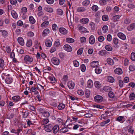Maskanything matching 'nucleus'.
Returning <instances> with one entry per match:
<instances>
[{
	"label": "nucleus",
	"mask_w": 135,
	"mask_h": 135,
	"mask_svg": "<svg viewBox=\"0 0 135 135\" xmlns=\"http://www.w3.org/2000/svg\"><path fill=\"white\" fill-rule=\"evenodd\" d=\"M44 127L45 131L48 132H51L53 129V126L51 124L45 125Z\"/></svg>",
	"instance_id": "nucleus-1"
},
{
	"label": "nucleus",
	"mask_w": 135,
	"mask_h": 135,
	"mask_svg": "<svg viewBox=\"0 0 135 135\" xmlns=\"http://www.w3.org/2000/svg\"><path fill=\"white\" fill-rule=\"evenodd\" d=\"M95 101L98 103H100L103 100V97L100 95H97L94 97Z\"/></svg>",
	"instance_id": "nucleus-2"
},
{
	"label": "nucleus",
	"mask_w": 135,
	"mask_h": 135,
	"mask_svg": "<svg viewBox=\"0 0 135 135\" xmlns=\"http://www.w3.org/2000/svg\"><path fill=\"white\" fill-rule=\"evenodd\" d=\"M51 61L52 63L56 65H58L60 63V61L57 58L54 57L52 58Z\"/></svg>",
	"instance_id": "nucleus-3"
},
{
	"label": "nucleus",
	"mask_w": 135,
	"mask_h": 135,
	"mask_svg": "<svg viewBox=\"0 0 135 135\" xmlns=\"http://www.w3.org/2000/svg\"><path fill=\"white\" fill-rule=\"evenodd\" d=\"M24 60L26 62H31L33 61V59L32 57L29 55H26L24 57Z\"/></svg>",
	"instance_id": "nucleus-4"
},
{
	"label": "nucleus",
	"mask_w": 135,
	"mask_h": 135,
	"mask_svg": "<svg viewBox=\"0 0 135 135\" xmlns=\"http://www.w3.org/2000/svg\"><path fill=\"white\" fill-rule=\"evenodd\" d=\"M53 132L54 134H56L58 132L59 129V126L57 125H56L54 127L53 126Z\"/></svg>",
	"instance_id": "nucleus-5"
},
{
	"label": "nucleus",
	"mask_w": 135,
	"mask_h": 135,
	"mask_svg": "<svg viewBox=\"0 0 135 135\" xmlns=\"http://www.w3.org/2000/svg\"><path fill=\"white\" fill-rule=\"evenodd\" d=\"M64 49L68 52H70L72 50L71 47L69 45L67 44L65 45L64 47Z\"/></svg>",
	"instance_id": "nucleus-6"
},
{
	"label": "nucleus",
	"mask_w": 135,
	"mask_h": 135,
	"mask_svg": "<svg viewBox=\"0 0 135 135\" xmlns=\"http://www.w3.org/2000/svg\"><path fill=\"white\" fill-rule=\"evenodd\" d=\"M99 65V62L97 61H94L90 64L91 66L93 68L97 67Z\"/></svg>",
	"instance_id": "nucleus-7"
},
{
	"label": "nucleus",
	"mask_w": 135,
	"mask_h": 135,
	"mask_svg": "<svg viewBox=\"0 0 135 135\" xmlns=\"http://www.w3.org/2000/svg\"><path fill=\"white\" fill-rule=\"evenodd\" d=\"M95 38L94 36L91 35L89 39V43L91 45L93 44L95 42Z\"/></svg>",
	"instance_id": "nucleus-8"
},
{
	"label": "nucleus",
	"mask_w": 135,
	"mask_h": 135,
	"mask_svg": "<svg viewBox=\"0 0 135 135\" xmlns=\"http://www.w3.org/2000/svg\"><path fill=\"white\" fill-rule=\"evenodd\" d=\"M135 28V23H132L127 27V29L129 31H131Z\"/></svg>",
	"instance_id": "nucleus-9"
},
{
	"label": "nucleus",
	"mask_w": 135,
	"mask_h": 135,
	"mask_svg": "<svg viewBox=\"0 0 135 135\" xmlns=\"http://www.w3.org/2000/svg\"><path fill=\"white\" fill-rule=\"evenodd\" d=\"M17 41L21 45L23 46L24 44V41L23 38L22 37H19L18 38Z\"/></svg>",
	"instance_id": "nucleus-10"
},
{
	"label": "nucleus",
	"mask_w": 135,
	"mask_h": 135,
	"mask_svg": "<svg viewBox=\"0 0 135 135\" xmlns=\"http://www.w3.org/2000/svg\"><path fill=\"white\" fill-rule=\"evenodd\" d=\"M89 20L88 18H85L81 19L80 20V22L82 24H86L88 23Z\"/></svg>",
	"instance_id": "nucleus-11"
},
{
	"label": "nucleus",
	"mask_w": 135,
	"mask_h": 135,
	"mask_svg": "<svg viewBox=\"0 0 135 135\" xmlns=\"http://www.w3.org/2000/svg\"><path fill=\"white\" fill-rule=\"evenodd\" d=\"M59 31L60 33L63 34H66L67 33V31L64 28H60L59 29Z\"/></svg>",
	"instance_id": "nucleus-12"
},
{
	"label": "nucleus",
	"mask_w": 135,
	"mask_h": 135,
	"mask_svg": "<svg viewBox=\"0 0 135 135\" xmlns=\"http://www.w3.org/2000/svg\"><path fill=\"white\" fill-rule=\"evenodd\" d=\"M118 36L119 38L122 40H125L126 39L125 35L122 33L119 32L118 33Z\"/></svg>",
	"instance_id": "nucleus-13"
},
{
	"label": "nucleus",
	"mask_w": 135,
	"mask_h": 135,
	"mask_svg": "<svg viewBox=\"0 0 135 135\" xmlns=\"http://www.w3.org/2000/svg\"><path fill=\"white\" fill-rule=\"evenodd\" d=\"M114 72L115 73L117 74H121L123 73L122 69L120 68L116 69L114 70Z\"/></svg>",
	"instance_id": "nucleus-14"
},
{
	"label": "nucleus",
	"mask_w": 135,
	"mask_h": 135,
	"mask_svg": "<svg viewBox=\"0 0 135 135\" xmlns=\"http://www.w3.org/2000/svg\"><path fill=\"white\" fill-rule=\"evenodd\" d=\"M88 87L89 88H91L93 86V83L91 80H89L87 83Z\"/></svg>",
	"instance_id": "nucleus-15"
},
{
	"label": "nucleus",
	"mask_w": 135,
	"mask_h": 135,
	"mask_svg": "<svg viewBox=\"0 0 135 135\" xmlns=\"http://www.w3.org/2000/svg\"><path fill=\"white\" fill-rule=\"evenodd\" d=\"M49 32L50 31L49 29L48 28L45 29L43 32L42 36L44 37L46 36L49 33Z\"/></svg>",
	"instance_id": "nucleus-16"
},
{
	"label": "nucleus",
	"mask_w": 135,
	"mask_h": 135,
	"mask_svg": "<svg viewBox=\"0 0 135 135\" xmlns=\"http://www.w3.org/2000/svg\"><path fill=\"white\" fill-rule=\"evenodd\" d=\"M102 71L101 68L99 66L97 67L95 69V72L97 74H100Z\"/></svg>",
	"instance_id": "nucleus-17"
},
{
	"label": "nucleus",
	"mask_w": 135,
	"mask_h": 135,
	"mask_svg": "<svg viewBox=\"0 0 135 135\" xmlns=\"http://www.w3.org/2000/svg\"><path fill=\"white\" fill-rule=\"evenodd\" d=\"M44 9L46 11L50 13L52 12H53V9L49 7H46L44 8Z\"/></svg>",
	"instance_id": "nucleus-18"
},
{
	"label": "nucleus",
	"mask_w": 135,
	"mask_h": 135,
	"mask_svg": "<svg viewBox=\"0 0 135 135\" xmlns=\"http://www.w3.org/2000/svg\"><path fill=\"white\" fill-rule=\"evenodd\" d=\"M110 98H113L112 100L110 99V101H114L116 99V97L115 96L114 93L111 90H110Z\"/></svg>",
	"instance_id": "nucleus-19"
},
{
	"label": "nucleus",
	"mask_w": 135,
	"mask_h": 135,
	"mask_svg": "<svg viewBox=\"0 0 135 135\" xmlns=\"http://www.w3.org/2000/svg\"><path fill=\"white\" fill-rule=\"evenodd\" d=\"M11 14L12 17L15 18H16L17 17V15L16 12L14 10H12L11 11Z\"/></svg>",
	"instance_id": "nucleus-20"
},
{
	"label": "nucleus",
	"mask_w": 135,
	"mask_h": 135,
	"mask_svg": "<svg viewBox=\"0 0 135 135\" xmlns=\"http://www.w3.org/2000/svg\"><path fill=\"white\" fill-rule=\"evenodd\" d=\"M20 97L19 96H16L12 97V99L15 102L19 101L20 99Z\"/></svg>",
	"instance_id": "nucleus-21"
},
{
	"label": "nucleus",
	"mask_w": 135,
	"mask_h": 135,
	"mask_svg": "<svg viewBox=\"0 0 135 135\" xmlns=\"http://www.w3.org/2000/svg\"><path fill=\"white\" fill-rule=\"evenodd\" d=\"M68 86L70 89H73L74 87V83L72 82H70L68 83Z\"/></svg>",
	"instance_id": "nucleus-22"
},
{
	"label": "nucleus",
	"mask_w": 135,
	"mask_h": 135,
	"mask_svg": "<svg viewBox=\"0 0 135 135\" xmlns=\"http://www.w3.org/2000/svg\"><path fill=\"white\" fill-rule=\"evenodd\" d=\"M91 27V30H94L95 28V23L92 22H91L89 24Z\"/></svg>",
	"instance_id": "nucleus-23"
},
{
	"label": "nucleus",
	"mask_w": 135,
	"mask_h": 135,
	"mask_svg": "<svg viewBox=\"0 0 135 135\" xmlns=\"http://www.w3.org/2000/svg\"><path fill=\"white\" fill-rule=\"evenodd\" d=\"M65 107V105L64 104L61 103L58 105L57 108L61 110L63 109Z\"/></svg>",
	"instance_id": "nucleus-24"
},
{
	"label": "nucleus",
	"mask_w": 135,
	"mask_h": 135,
	"mask_svg": "<svg viewBox=\"0 0 135 135\" xmlns=\"http://www.w3.org/2000/svg\"><path fill=\"white\" fill-rule=\"evenodd\" d=\"M86 10L85 8L84 7H80L77 10L78 12H82L85 11Z\"/></svg>",
	"instance_id": "nucleus-25"
},
{
	"label": "nucleus",
	"mask_w": 135,
	"mask_h": 135,
	"mask_svg": "<svg viewBox=\"0 0 135 135\" xmlns=\"http://www.w3.org/2000/svg\"><path fill=\"white\" fill-rule=\"evenodd\" d=\"M49 122V120L48 118L44 119L41 122V124L42 125H45L47 124Z\"/></svg>",
	"instance_id": "nucleus-26"
},
{
	"label": "nucleus",
	"mask_w": 135,
	"mask_h": 135,
	"mask_svg": "<svg viewBox=\"0 0 135 135\" xmlns=\"http://www.w3.org/2000/svg\"><path fill=\"white\" fill-rule=\"evenodd\" d=\"M60 131L63 133H65L69 131V130L66 127H64L60 129Z\"/></svg>",
	"instance_id": "nucleus-27"
},
{
	"label": "nucleus",
	"mask_w": 135,
	"mask_h": 135,
	"mask_svg": "<svg viewBox=\"0 0 135 135\" xmlns=\"http://www.w3.org/2000/svg\"><path fill=\"white\" fill-rule=\"evenodd\" d=\"M4 67V60L2 59H0V67L3 68Z\"/></svg>",
	"instance_id": "nucleus-28"
},
{
	"label": "nucleus",
	"mask_w": 135,
	"mask_h": 135,
	"mask_svg": "<svg viewBox=\"0 0 135 135\" xmlns=\"http://www.w3.org/2000/svg\"><path fill=\"white\" fill-rule=\"evenodd\" d=\"M95 86L98 88H100L101 86V84L99 82L96 81L95 82Z\"/></svg>",
	"instance_id": "nucleus-29"
},
{
	"label": "nucleus",
	"mask_w": 135,
	"mask_h": 135,
	"mask_svg": "<svg viewBox=\"0 0 135 135\" xmlns=\"http://www.w3.org/2000/svg\"><path fill=\"white\" fill-rule=\"evenodd\" d=\"M109 0H100L99 1V3L101 5L103 6L106 4L107 2H109Z\"/></svg>",
	"instance_id": "nucleus-30"
},
{
	"label": "nucleus",
	"mask_w": 135,
	"mask_h": 135,
	"mask_svg": "<svg viewBox=\"0 0 135 135\" xmlns=\"http://www.w3.org/2000/svg\"><path fill=\"white\" fill-rule=\"evenodd\" d=\"M79 30L80 32L82 33H85L86 32V28L83 26L80 27L79 28Z\"/></svg>",
	"instance_id": "nucleus-31"
},
{
	"label": "nucleus",
	"mask_w": 135,
	"mask_h": 135,
	"mask_svg": "<svg viewBox=\"0 0 135 135\" xmlns=\"http://www.w3.org/2000/svg\"><path fill=\"white\" fill-rule=\"evenodd\" d=\"M29 20L30 22L32 24L34 23L35 22V20L32 16H30L29 17Z\"/></svg>",
	"instance_id": "nucleus-32"
},
{
	"label": "nucleus",
	"mask_w": 135,
	"mask_h": 135,
	"mask_svg": "<svg viewBox=\"0 0 135 135\" xmlns=\"http://www.w3.org/2000/svg\"><path fill=\"white\" fill-rule=\"evenodd\" d=\"M90 3V1L89 0H86L82 2V4L84 6H87L89 5Z\"/></svg>",
	"instance_id": "nucleus-33"
},
{
	"label": "nucleus",
	"mask_w": 135,
	"mask_h": 135,
	"mask_svg": "<svg viewBox=\"0 0 135 135\" xmlns=\"http://www.w3.org/2000/svg\"><path fill=\"white\" fill-rule=\"evenodd\" d=\"M50 113L46 110H45L42 115L46 117H48L50 115Z\"/></svg>",
	"instance_id": "nucleus-34"
},
{
	"label": "nucleus",
	"mask_w": 135,
	"mask_h": 135,
	"mask_svg": "<svg viewBox=\"0 0 135 135\" xmlns=\"http://www.w3.org/2000/svg\"><path fill=\"white\" fill-rule=\"evenodd\" d=\"M121 16L117 15L113 16L112 18V19L114 21H117Z\"/></svg>",
	"instance_id": "nucleus-35"
},
{
	"label": "nucleus",
	"mask_w": 135,
	"mask_h": 135,
	"mask_svg": "<svg viewBox=\"0 0 135 135\" xmlns=\"http://www.w3.org/2000/svg\"><path fill=\"white\" fill-rule=\"evenodd\" d=\"M5 81L7 84H9L11 83L12 81L11 78H7L5 80Z\"/></svg>",
	"instance_id": "nucleus-36"
},
{
	"label": "nucleus",
	"mask_w": 135,
	"mask_h": 135,
	"mask_svg": "<svg viewBox=\"0 0 135 135\" xmlns=\"http://www.w3.org/2000/svg\"><path fill=\"white\" fill-rule=\"evenodd\" d=\"M107 114H102L100 117V119H107Z\"/></svg>",
	"instance_id": "nucleus-37"
},
{
	"label": "nucleus",
	"mask_w": 135,
	"mask_h": 135,
	"mask_svg": "<svg viewBox=\"0 0 135 135\" xmlns=\"http://www.w3.org/2000/svg\"><path fill=\"white\" fill-rule=\"evenodd\" d=\"M0 31L2 33V35L4 37H6L7 36L8 33L6 31L1 30Z\"/></svg>",
	"instance_id": "nucleus-38"
},
{
	"label": "nucleus",
	"mask_w": 135,
	"mask_h": 135,
	"mask_svg": "<svg viewBox=\"0 0 135 135\" xmlns=\"http://www.w3.org/2000/svg\"><path fill=\"white\" fill-rule=\"evenodd\" d=\"M49 24V22L48 21H46L43 22L41 24V26L42 27L46 26Z\"/></svg>",
	"instance_id": "nucleus-39"
},
{
	"label": "nucleus",
	"mask_w": 135,
	"mask_h": 135,
	"mask_svg": "<svg viewBox=\"0 0 135 135\" xmlns=\"http://www.w3.org/2000/svg\"><path fill=\"white\" fill-rule=\"evenodd\" d=\"M66 41L69 43H73L74 41V39L70 38H66Z\"/></svg>",
	"instance_id": "nucleus-40"
},
{
	"label": "nucleus",
	"mask_w": 135,
	"mask_h": 135,
	"mask_svg": "<svg viewBox=\"0 0 135 135\" xmlns=\"http://www.w3.org/2000/svg\"><path fill=\"white\" fill-rule=\"evenodd\" d=\"M49 79L50 82L51 83H54L55 81V79L54 77L52 76H49Z\"/></svg>",
	"instance_id": "nucleus-41"
},
{
	"label": "nucleus",
	"mask_w": 135,
	"mask_h": 135,
	"mask_svg": "<svg viewBox=\"0 0 135 135\" xmlns=\"http://www.w3.org/2000/svg\"><path fill=\"white\" fill-rule=\"evenodd\" d=\"M103 89L106 92H109L110 90V87L109 86H105L104 87Z\"/></svg>",
	"instance_id": "nucleus-42"
},
{
	"label": "nucleus",
	"mask_w": 135,
	"mask_h": 135,
	"mask_svg": "<svg viewBox=\"0 0 135 135\" xmlns=\"http://www.w3.org/2000/svg\"><path fill=\"white\" fill-rule=\"evenodd\" d=\"M110 122V120L109 119H108L107 120L103 122H102L100 124V126H104V125L107 124L108 123H109Z\"/></svg>",
	"instance_id": "nucleus-43"
},
{
	"label": "nucleus",
	"mask_w": 135,
	"mask_h": 135,
	"mask_svg": "<svg viewBox=\"0 0 135 135\" xmlns=\"http://www.w3.org/2000/svg\"><path fill=\"white\" fill-rule=\"evenodd\" d=\"M45 44L47 47H50L51 45V42L50 40H48L46 41Z\"/></svg>",
	"instance_id": "nucleus-44"
},
{
	"label": "nucleus",
	"mask_w": 135,
	"mask_h": 135,
	"mask_svg": "<svg viewBox=\"0 0 135 135\" xmlns=\"http://www.w3.org/2000/svg\"><path fill=\"white\" fill-rule=\"evenodd\" d=\"M57 13L58 15H62L63 14V11L62 9H58L57 10Z\"/></svg>",
	"instance_id": "nucleus-45"
},
{
	"label": "nucleus",
	"mask_w": 135,
	"mask_h": 135,
	"mask_svg": "<svg viewBox=\"0 0 135 135\" xmlns=\"http://www.w3.org/2000/svg\"><path fill=\"white\" fill-rule=\"evenodd\" d=\"M102 19L104 21H107L108 20V17L107 15H104L102 17Z\"/></svg>",
	"instance_id": "nucleus-46"
},
{
	"label": "nucleus",
	"mask_w": 135,
	"mask_h": 135,
	"mask_svg": "<svg viewBox=\"0 0 135 135\" xmlns=\"http://www.w3.org/2000/svg\"><path fill=\"white\" fill-rule=\"evenodd\" d=\"M86 69V67L84 64H82L81 65V69L82 72H84L85 70Z\"/></svg>",
	"instance_id": "nucleus-47"
},
{
	"label": "nucleus",
	"mask_w": 135,
	"mask_h": 135,
	"mask_svg": "<svg viewBox=\"0 0 135 135\" xmlns=\"http://www.w3.org/2000/svg\"><path fill=\"white\" fill-rule=\"evenodd\" d=\"M98 6L95 5L91 7L92 9L95 11H97L98 9Z\"/></svg>",
	"instance_id": "nucleus-48"
},
{
	"label": "nucleus",
	"mask_w": 135,
	"mask_h": 135,
	"mask_svg": "<svg viewBox=\"0 0 135 135\" xmlns=\"http://www.w3.org/2000/svg\"><path fill=\"white\" fill-rule=\"evenodd\" d=\"M52 28L53 30L54 31H56L58 29L57 26L55 24H54L52 25Z\"/></svg>",
	"instance_id": "nucleus-49"
},
{
	"label": "nucleus",
	"mask_w": 135,
	"mask_h": 135,
	"mask_svg": "<svg viewBox=\"0 0 135 135\" xmlns=\"http://www.w3.org/2000/svg\"><path fill=\"white\" fill-rule=\"evenodd\" d=\"M102 29L103 32L105 33L107 31L108 29V28L107 25H105L103 27Z\"/></svg>",
	"instance_id": "nucleus-50"
},
{
	"label": "nucleus",
	"mask_w": 135,
	"mask_h": 135,
	"mask_svg": "<svg viewBox=\"0 0 135 135\" xmlns=\"http://www.w3.org/2000/svg\"><path fill=\"white\" fill-rule=\"evenodd\" d=\"M131 22V20L129 18L126 19L124 21V22L126 24H128Z\"/></svg>",
	"instance_id": "nucleus-51"
},
{
	"label": "nucleus",
	"mask_w": 135,
	"mask_h": 135,
	"mask_svg": "<svg viewBox=\"0 0 135 135\" xmlns=\"http://www.w3.org/2000/svg\"><path fill=\"white\" fill-rule=\"evenodd\" d=\"M29 112L27 111H26L23 113V114L22 116L23 118H26L28 116Z\"/></svg>",
	"instance_id": "nucleus-52"
},
{
	"label": "nucleus",
	"mask_w": 135,
	"mask_h": 135,
	"mask_svg": "<svg viewBox=\"0 0 135 135\" xmlns=\"http://www.w3.org/2000/svg\"><path fill=\"white\" fill-rule=\"evenodd\" d=\"M131 58L133 61H135V53L132 52L131 54Z\"/></svg>",
	"instance_id": "nucleus-53"
},
{
	"label": "nucleus",
	"mask_w": 135,
	"mask_h": 135,
	"mask_svg": "<svg viewBox=\"0 0 135 135\" xmlns=\"http://www.w3.org/2000/svg\"><path fill=\"white\" fill-rule=\"evenodd\" d=\"M73 64L74 66L76 67L79 66V62L75 60L73 61Z\"/></svg>",
	"instance_id": "nucleus-54"
},
{
	"label": "nucleus",
	"mask_w": 135,
	"mask_h": 135,
	"mask_svg": "<svg viewBox=\"0 0 135 135\" xmlns=\"http://www.w3.org/2000/svg\"><path fill=\"white\" fill-rule=\"evenodd\" d=\"M32 44V41L31 40H29L27 41L26 43V46L29 47L31 46Z\"/></svg>",
	"instance_id": "nucleus-55"
},
{
	"label": "nucleus",
	"mask_w": 135,
	"mask_h": 135,
	"mask_svg": "<svg viewBox=\"0 0 135 135\" xmlns=\"http://www.w3.org/2000/svg\"><path fill=\"white\" fill-rule=\"evenodd\" d=\"M129 69L131 71H133L135 70V66L133 65H131L129 67Z\"/></svg>",
	"instance_id": "nucleus-56"
},
{
	"label": "nucleus",
	"mask_w": 135,
	"mask_h": 135,
	"mask_svg": "<svg viewBox=\"0 0 135 135\" xmlns=\"http://www.w3.org/2000/svg\"><path fill=\"white\" fill-rule=\"evenodd\" d=\"M27 9L25 7H23L21 9V12L23 13V14L25 13L27 11Z\"/></svg>",
	"instance_id": "nucleus-57"
},
{
	"label": "nucleus",
	"mask_w": 135,
	"mask_h": 135,
	"mask_svg": "<svg viewBox=\"0 0 135 135\" xmlns=\"http://www.w3.org/2000/svg\"><path fill=\"white\" fill-rule=\"evenodd\" d=\"M77 93L78 94L81 95H83L84 94V92L81 90H78V91Z\"/></svg>",
	"instance_id": "nucleus-58"
},
{
	"label": "nucleus",
	"mask_w": 135,
	"mask_h": 135,
	"mask_svg": "<svg viewBox=\"0 0 135 135\" xmlns=\"http://www.w3.org/2000/svg\"><path fill=\"white\" fill-rule=\"evenodd\" d=\"M129 98L131 100H133L135 98V95L134 93H132L129 95Z\"/></svg>",
	"instance_id": "nucleus-59"
},
{
	"label": "nucleus",
	"mask_w": 135,
	"mask_h": 135,
	"mask_svg": "<svg viewBox=\"0 0 135 135\" xmlns=\"http://www.w3.org/2000/svg\"><path fill=\"white\" fill-rule=\"evenodd\" d=\"M80 40L82 43L85 42L86 41V38L84 37H81L80 38Z\"/></svg>",
	"instance_id": "nucleus-60"
},
{
	"label": "nucleus",
	"mask_w": 135,
	"mask_h": 135,
	"mask_svg": "<svg viewBox=\"0 0 135 135\" xmlns=\"http://www.w3.org/2000/svg\"><path fill=\"white\" fill-rule=\"evenodd\" d=\"M98 39L99 42H102L104 40V38L103 36H100L99 37Z\"/></svg>",
	"instance_id": "nucleus-61"
},
{
	"label": "nucleus",
	"mask_w": 135,
	"mask_h": 135,
	"mask_svg": "<svg viewBox=\"0 0 135 135\" xmlns=\"http://www.w3.org/2000/svg\"><path fill=\"white\" fill-rule=\"evenodd\" d=\"M83 51V49L82 48L78 50L77 52V54L78 55H81Z\"/></svg>",
	"instance_id": "nucleus-62"
},
{
	"label": "nucleus",
	"mask_w": 135,
	"mask_h": 135,
	"mask_svg": "<svg viewBox=\"0 0 135 135\" xmlns=\"http://www.w3.org/2000/svg\"><path fill=\"white\" fill-rule=\"evenodd\" d=\"M119 84L120 87H122L123 85V81L122 80H119Z\"/></svg>",
	"instance_id": "nucleus-63"
},
{
	"label": "nucleus",
	"mask_w": 135,
	"mask_h": 135,
	"mask_svg": "<svg viewBox=\"0 0 135 135\" xmlns=\"http://www.w3.org/2000/svg\"><path fill=\"white\" fill-rule=\"evenodd\" d=\"M105 52L104 51V50H102L101 51L99 52L98 53V54L101 56H103V55H104V53Z\"/></svg>",
	"instance_id": "nucleus-64"
}]
</instances>
